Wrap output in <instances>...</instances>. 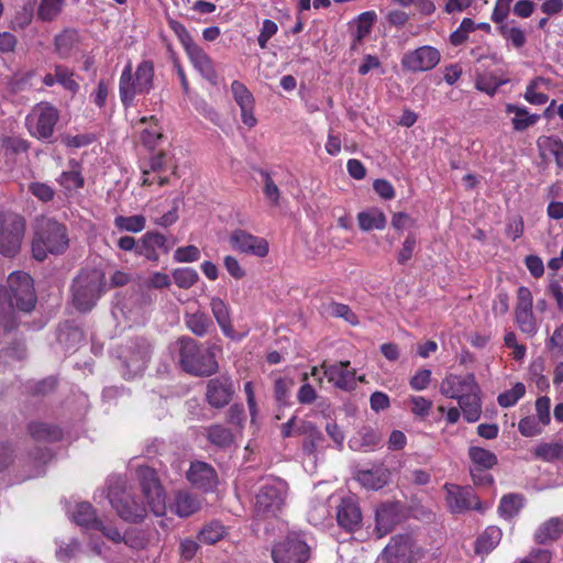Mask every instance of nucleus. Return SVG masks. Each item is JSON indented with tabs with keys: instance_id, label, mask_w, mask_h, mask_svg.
<instances>
[{
	"instance_id": "nucleus-1",
	"label": "nucleus",
	"mask_w": 563,
	"mask_h": 563,
	"mask_svg": "<svg viewBox=\"0 0 563 563\" xmlns=\"http://www.w3.org/2000/svg\"><path fill=\"white\" fill-rule=\"evenodd\" d=\"M441 394L457 400L463 418L470 422H476L482 416L481 388L472 373L465 375L449 374L440 385Z\"/></svg>"
},
{
	"instance_id": "nucleus-2",
	"label": "nucleus",
	"mask_w": 563,
	"mask_h": 563,
	"mask_svg": "<svg viewBox=\"0 0 563 563\" xmlns=\"http://www.w3.org/2000/svg\"><path fill=\"white\" fill-rule=\"evenodd\" d=\"M68 247V230L64 223L51 218L37 221L31 244L36 261L43 262L48 254L62 255Z\"/></svg>"
},
{
	"instance_id": "nucleus-3",
	"label": "nucleus",
	"mask_w": 563,
	"mask_h": 563,
	"mask_svg": "<svg viewBox=\"0 0 563 563\" xmlns=\"http://www.w3.org/2000/svg\"><path fill=\"white\" fill-rule=\"evenodd\" d=\"M70 289L76 310L88 312L107 290L106 274L100 268H82L74 278Z\"/></svg>"
},
{
	"instance_id": "nucleus-4",
	"label": "nucleus",
	"mask_w": 563,
	"mask_h": 563,
	"mask_svg": "<svg viewBox=\"0 0 563 563\" xmlns=\"http://www.w3.org/2000/svg\"><path fill=\"white\" fill-rule=\"evenodd\" d=\"M154 87V64L142 60L133 73L132 64L128 63L119 79V96L125 109L133 107L137 95H147Z\"/></svg>"
},
{
	"instance_id": "nucleus-5",
	"label": "nucleus",
	"mask_w": 563,
	"mask_h": 563,
	"mask_svg": "<svg viewBox=\"0 0 563 563\" xmlns=\"http://www.w3.org/2000/svg\"><path fill=\"white\" fill-rule=\"evenodd\" d=\"M180 343L181 368L194 376L208 377L218 372L219 365L213 353L205 351L191 338L183 336Z\"/></svg>"
},
{
	"instance_id": "nucleus-6",
	"label": "nucleus",
	"mask_w": 563,
	"mask_h": 563,
	"mask_svg": "<svg viewBox=\"0 0 563 563\" xmlns=\"http://www.w3.org/2000/svg\"><path fill=\"white\" fill-rule=\"evenodd\" d=\"M26 229V221L21 214L10 211H0V254L4 257H15L22 246Z\"/></svg>"
},
{
	"instance_id": "nucleus-7",
	"label": "nucleus",
	"mask_w": 563,
	"mask_h": 563,
	"mask_svg": "<svg viewBox=\"0 0 563 563\" xmlns=\"http://www.w3.org/2000/svg\"><path fill=\"white\" fill-rule=\"evenodd\" d=\"M287 484L275 479L264 484L255 496L254 512L258 518L275 517L285 503Z\"/></svg>"
},
{
	"instance_id": "nucleus-8",
	"label": "nucleus",
	"mask_w": 563,
	"mask_h": 563,
	"mask_svg": "<svg viewBox=\"0 0 563 563\" xmlns=\"http://www.w3.org/2000/svg\"><path fill=\"white\" fill-rule=\"evenodd\" d=\"M108 498L118 516L128 522H141L146 517L147 509L142 501L128 489L119 486L110 487Z\"/></svg>"
},
{
	"instance_id": "nucleus-9",
	"label": "nucleus",
	"mask_w": 563,
	"mask_h": 563,
	"mask_svg": "<svg viewBox=\"0 0 563 563\" xmlns=\"http://www.w3.org/2000/svg\"><path fill=\"white\" fill-rule=\"evenodd\" d=\"M310 558V548L296 532L288 533L274 544L272 560L274 563H306Z\"/></svg>"
},
{
	"instance_id": "nucleus-10",
	"label": "nucleus",
	"mask_w": 563,
	"mask_h": 563,
	"mask_svg": "<svg viewBox=\"0 0 563 563\" xmlns=\"http://www.w3.org/2000/svg\"><path fill=\"white\" fill-rule=\"evenodd\" d=\"M11 305L19 310L30 312L36 303L33 278L25 272H13L8 277Z\"/></svg>"
},
{
	"instance_id": "nucleus-11",
	"label": "nucleus",
	"mask_w": 563,
	"mask_h": 563,
	"mask_svg": "<svg viewBox=\"0 0 563 563\" xmlns=\"http://www.w3.org/2000/svg\"><path fill=\"white\" fill-rule=\"evenodd\" d=\"M59 120L58 110L49 103H38L25 119L30 134L38 140H47L54 134Z\"/></svg>"
},
{
	"instance_id": "nucleus-12",
	"label": "nucleus",
	"mask_w": 563,
	"mask_h": 563,
	"mask_svg": "<svg viewBox=\"0 0 563 563\" xmlns=\"http://www.w3.org/2000/svg\"><path fill=\"white\" fill-rule=\"evenodd\" d=\"M137 477L151 511L157 517L166 516L165 494L155 470L148 466H141L137 468Z\"/></svg>"
},
{
	"instance_id": "nucleus-13",
	"label": "nucleus",
	"mask_w": 563,
	"mask_h": 563,
	"mask_svg": "<svg viewBox=\"0 0 563 563\" xmlns=\"http://www.w3.org/2000/svg\"><path fill=\"white\" fill-rule=\"evenodd\" d=\"M178 40L181 43L189 60L194 67L208 80L216 79L217 74L212 59L203 51V48L195 42L188 31L178 23Z\"/></svg>"
},
{
	"instance_id": "nucleus-14",
	"label": "nucleus",
	"mask_w": 563,
	"mask_h": 563,
	"mask_svg": "<svg viewBox=\"0 0 563 563\" xmlns=\"http://www.w3.org/2000/svg\"><path fill=\"white\" fill-rule=\"evenodd\" d=\"M440 62L441 53L437 47L422 45L407 51L400 59V65L404 70L417 74L432 70Z\"/></svg>"
},
{
	"instance_id": "nucleus-15",
	"label": "nucleus",
	"mask_w": 563,
	"mask_h": 563,
	"mask_svg": "<svg viewBox=\"0 0 563 563\" xmlns=\"http://www.w3.org/2000/svg\"><path fill=\"white\" fill-rule=\"evenodd\" d=\"M418 551L409 534L394 536L382 553L384 563H416Z\"/></svg>"
},
{
	"instance_id": "nucleus-16",
	"label": "nucleus",
	"mask_w": 563,
	"mask_h": 563,
	"mask_svg": "<svg viewBox=\"0 0 563 563\" xmlns=\"http://www.w3.org/2000/svg\"><path fill=\"white\" fill-rule=\"evenodd\" d=\"M234 394V383L229 374L218 375L207 382L206 401L211 408H224L231 402Z\"/></svg>"
},
{
	"instance_id": "nucleus-17",
	"label": "nucleus",
	"mask_w": 563,
	"mask_h": 563,
	"mask_svg": "<svg viewBox=\"0 0 563 563\" xmlns=\"http://www.w3.org/2000/svg\"><path fill=\"white\" fill-rule=\"evenodd\" d=\"M185 476L191 487L206 494L214 492L219 484L216 468L203 461H192Z\"/></svg>"
},
{
	"instance_id": "nucleus-18",
	"label": "nucleus",
	"mask_w": 563,
	"mask_h": 563,
	"mask_svg": "<svg viewBox=\"0 0 563 563\" xmlns=\"http://www.w3.org/2000/svg\"><path fill=\"white\" fill-rule=\"evenodd\" d=\"M350 361H340L333 364L322 362L320 368L329 383L341 390H352L355 388L356 372L350 368Z\"/></svg>"
},
{
	"instance_id": "nucleus-19",
	"label": "nucleus",
	"mask_w": 563,
	"mask_h": 563,
	"mask_svg": "<svg viewBox=\"0 0 563 563\" xmlns=\"http://www.w3.org/2000/svg\"><path fill=\"white\" fill-rule=\"evenodd\" d=\"M230 244L233 250L265 257L269 252V245L266 239L253 235L244 230L238 229L230 235Z\"/></svg>"
},
{
	"instance_id": "nucleus-20",
	"label": "nucleus",
	"mask_w": 563,
	"mask_h": 563,
	"mask_svg": "<svg viewBox=\"0 0 563 563\" xmlns=\"http://www.w3.org/2000/svg\"><path fill=\"white\" fill-rule=\"evenodd\" d=\"M336 522L344 531L353 533L362 527V511L358 501L352 497L341 498L335 511Z\"/></svg>"
},
{
	"instance_id": "nucleus-21",
	"label": "nucleus",
	"mask_w": 563,
	"mask_h": 563,
	"mask_svg": "<svg viewBox=\"0 0 563 563\" xmlns=\"http://www.w3.org/2000/svg\"><path fill=\"white\" fill-rule=\"evenodd\" d=\"M446 505L451 512L461 514L470 509H477L479 500L470 487L445 484Z\"/></svg>"
},
{
	"instance_id": "nucleus-22",
	"label": "nucleus",
	"mask_w": 563,
	"mask_h": 563,
	"mask_svg": "<svg viewBox=\"0 0 563 563\" xmlns=\"http://www.w3.org/2000/svg\"><path fill=\"white\" fill-rule=\"evenodd\" d=\"M231 92L234 101L241 109L242 122L250 129L254 128L257 124V119L254 115V96L249 88L239 80L232 81Z\"/></svg>"
},
{
	"instance_id": "nucleus-23",
	"label": "nucleus",
	"mask_w": 563,
	"mask_h": 563,
	"mask_svg": "<svg viewBox=\"0 0 563 563\" xmlns=\"http://www.w3.org/2000/svg\"><path fill=\"white\" fill-rule=\"evenodd\" d=\"M399 520L398 509L395 504L386 503L377 507L375 512V530L376 538L380 539L391 532Z\"/></svg>"
},
{
	"instance_id": "nucleus-24",
	"label": "nucleus",
	"mask_w": 563,
	"mask_h": 563,
	"mask_svg": "<svg viewBox=\"0 0 563 563\" xmlns=\"http://www.w3.org/2000/svg\"><path fill=\"white\" fill-rule=\"evenodd\" d=\"M159 251L166 252L167 247L165 236L157 232H146L136 246V255L153 262L158 261Z\"/></svg>"
},
{
	"instance_id": "nucleus-25",
	"label": "nucleus",
	"mask_w": 563,
	"mask_h": 563,
	"mask_svg": "<svg viewBox=\"0 0 563 563\" xmlns=\"http://www.w3.org/2000/svg\"><path fill=\"white\" fill-rule=\"evenodd\" d=\"M27 433L37 442H58L63 439V429L57 424H52L42 421H31L27 424Z\"/></svg>"
},
{
	"instance_id": "nucleus-26",
	"label": "nucleus",
	"mask_w": 563,
	"mask_h": 563,
	"mask_svg": "<svg viewBox=\"0 0 563 563\" xmlns=\"http://www.w3.org/2000/svg\"><path fill=\"white\" fill-rule=\"evenodd\" d=\"M355 479L366 489L378 490L388 483L389 471L383 466L360 470L355 475Z\"/></svg>"
},
{
	"instance_id": "nucleus-27",
	"label": "nucleus",
	"mask_w": 563,
	"mask_h": 563,
	"mask_svg": "<svg viewBox=\"0 0 563 563\" xmlns=\"http://www.w3.org/2000/svg\"><path fill=\"white\" fill-rule=\"evenodd\" d=\"M210 309L222 333L227 338L233 339L235 331L230 316V306L223 299L212 297L210 300Z\"/></svg>"
},
{
	"instance_id": "nucleus-28",
	"label": "nucleus",
	"mask_w": 563,
	"mask_h": 563,
	"mask_svg": "<svg viewBox=\"0 0 563 563\" xmlns=\"http://www.w3.org/2000/svg\"><path fill=\"white\" fill-rule=\"evenodd\" d=\"M505 111L507 114H515V117L511 120V123L512 129L516 132H523L527 129L537 124V122L540 120L539 114L530 113L529 110L523 106L506 103Z\"/></svg>"
},
{
	"instance_id": "nucleus-29",
	"label": "nucleus",
	"mask_w": 563,
	"mask_h": 563,
	"mask_svg": "<svg viewBox=\"0 0 563 563\" xmlns=\"http://www.w3.org/2000/svg\"><path fill=\"white\" fill-rule=\"evenodd\" d=\"M503 531L497 526H488L476 539L474 551L478 555H487L500 543Z\"/></svg>"
},
{
	"instance_id": "nucleus-30",
	"label": "nucleus",
	"mask_w": 563,
	"mask_h": 563,
	"mask_svg": "<svg viewBox=\"0 0 563 563\" xmlns=\"http://www.w3.org/2000/svg\"><path fill=\"white\" fill-rule=\"evenodd\" d=\"M150 355L151 344L145 339H141L136 341L134 350L126 357L125 365L134 373L143 372L150 361Z\"/></svg>"
},
{
	"instance_id": "nucleus-31",
	"label": "nucleus",
	"mask_w": 563,
	"mask_h": 563,
	"mask_svg": "<svg viewBox=\"0 0 563 563\" xmlns=\"http://www.w3.org/2000/svg\"><path fill=\"white\" fill-rule=\"evenodd\" d=\"M563 533V520L553 517L543 522L534 532V542L538 544H548L556 541Z\"/></svg>"
},
{
	"instance_id": "nucleus-32",
	"label": "nucleus",
	"mask_w": 563,
	"mask_h": 563,
	"mask_svg": "<svg viewBox=\"0 0 563 563\" xmlns=\"http://www.w3.org/2000/svg\"><path fill=\"white\" fill-rule=\"evenodd\" d=\"M70 167L69 170H64L56 181L62 186L66 191H73L77 189H81L85 186V178L81 174L80 163L76 159H70L68 162Z\"/></svg>"
},
{
	"instance_id": "nucleus-33",
	"label": "nucleus",
	"mask_w": 563,
	"mask_h": 563,
	"mask_svg": "<svg viewBox=\"0 0 563 563\" xmlns=\"http://www.w3.org/2000/svg\"><path fill=\"white\" fill-rule=\"evenodd\" d=\"M358 227L362 231L384 230L387 224L385 213L378 208H371L357 213Z\"/></svg>"
},
{
	"instance_id": "nucleus-34",
	"label": "nucleus",
	"mask_w": 563,
	"mask_h": 563,
	"mask_svg": "<svg viewBox=\"0 0 563 563\" xmlns=\"http://www.w3.org/2000/svg\"><path fill=\"white\" fill-rule=\"evenodd\" d=\"M206 499L188 490L178 492V517L188 518L199 512Z\"/></svg>"
},
{
	"instance_id": "nucleus-35",
	"label": "nucleus",
	"mask_w": 563,
	"mask_h": 563,
	"mask_svg": "<svg viewBox=\"0 0 563 563\" xmlns=\"http://www.w3.org/2000/svg\"><path fill=\"white\" fill-rule=\"evenodd\" d=\"M186 327L197 336H205L212 327L211 319L200 309L185 312Z\"/></svg>"
},
{
	"instance_id": "nucleus-36",
	"label": "nucleus",
	"mask_w": 563,
	"mask_h": 563,
	"mask_svg": "<svg viewBox=\"0 0 563 563\" xmlns=\"http://www.w3.org/2000/svg\"><path fill=\"white\" fill-rule=\"evenodd\" d=\"M73 520L76 525L86 529L95 530L101 527V520L97 518L96 510L89 503H79L73 512Z\"/></svg>"
},
{
	"instance_id": "nucleus-37",
	"label": "nucleus",
	"mask_w": 563,
	"mask_h": 563,
	"mask_svg": "<svg viewBox=\"0 0 563 563\" xmlns=\"http://www.w3.org/2000/svg\"><path fill=\"white\" fill-rule=\"evenodd\" d=\"M468 457L473 464L471 470L488 471L498 463L497 455L494 452L481 446H470Z\"/></svg>"
},
{
	"instance_id": "nucleus-38",
	"label": "nucleus",
	"mask_w": 563,
	"mask_h": 563,
	"mask_svg": "<svg viewBox=\"0 0 563 563\" xmlns=\"http://www.w3.org/2000/svg\"><path fill=\"white\" fill-rule=\"evenodd\" d=\"M206 438L212 445L221 449L229 448L234 443L232 430L220 423L207 427Z\"/></svg>"
},
{
	"instance_id": "nucleus-39",
	"label": "nucleus",
	"mask_w": 563,
	"mask_h": 563,
	"mask_svg": "<svg viewBox=\"0 0 563 563\" xmlns=\"http://www.w3.org/2000/svg\"><path fill=\"white\" fill-rule=\"evenodd\" d=\"M376 21L374 11L362 12L355 20V32L353 33V47L361 43L371 32Z\"/></svg>"
},
{
	"instance_id": "nucleus-40",
	"label": "nucleus",
	"mask_w": 563,
	"mask_h": 563,
	"mask_svg": "<svg viewBox=\"0 0 563 563\" xmlns=\"http://www.w3.org/2000/svg\"><path fill=\"white\" fill-rule=\"evenodd\" d=\"M30 150V142L20 136H3L0 139V152L4 157H13Z\"/></svg>"
},
{
	"instance_id": "nucleus-41",
	"label": "nucleus",
	"mask_w": 563,
	"mask_h": 563,
	"mask_svg": "<svg viewBox=\"0 0 563 563\" xmlns=\"http://www.w3.org/2000/svg\"><path fill=\"white\" fill-rule=\"evenodd\" d=\"M141 124H147L140 132V141L147 148H154L157 145L158 140L162 139V133L157 125V122L154 120V117L150 119L143 117L140 119Z\"/></svg>"
},
{
	"instance_id": "nucleus-42",
	"label": "nucleus",
	"mask_w": 563,
	"mask_h": 563,
	"mask_svg": "<svg viewBox=\"0 0 563 563\" xmlns=\"http://www.w3.org/2000/svg\"><path fill=\"white\" fill-rule=\"evenodd\" d=\"M523 506V497L520 494L504 495L498 505V512L504 518L517 516Z\"/></svg>"
},
{
	"instance_id": "nucleus-43",
	"label": "nucleus",
	"mask_w": 563,
	"mask_h": 563,
	"mask_svg": "<svg viewBox=\"0 0 563 563\" xmlns=\"http://www.w3.org/2000/svg\"><path fill=\"white\" fill-rule=\"evenodd\" d=\"M534 457L544 462L563 460V444L560 442H542L533 451Z\"/></svg>"
},
{
	"instance_id": "nucleus-44",
	"label": "nucleus",
	"mask_w": 563,
	"mask_h": 563,
	"mask_svg": "<svg viewBox=\"0 0 563 563\" xmlns=\"http://www.w3.org/2000/svg\"><path fill=\"white\" fill-rule=\"evenodd\" d=\"M298 432L308 435L302 444L303 452L307 454L314 453L319 443L323 440L322 433L311 422H302V426L298 428Z\"/></svg>"
},
{
	"instance_id": "nucleus-45",
	"label": "nucleus",
	"mask_w": 563,
	"mask_h": 563,
	"mask_svg": "<svg viewBox=\"0 0 563 563\" xmlns=\"http://www.w3.org/2000/svg\"><path fill=\"white\" fill-rule=\"evenodd\" d=\"M65 0H41L36 16L43 22H52L62 12Z\"/></svg>"
},
{
	"instance_id": "nucleus-46",
	"label": "nucleus",
	"mask_w": 563,
	"mask_h": 563,
	"mask_svg": "<svg viewBox=\"0 0 563 563\" xmlns=\"http://www.w3.org/2000/svg\"><path fill=\"white\" fill-rule=\"evenodd\" d=\"M114 225L120 231L139 233L145 229L146 219L142 214L130 217L118 216L114 218Z\"/></svg>"
},
{
	"instance_id": "nucleus-47",
	"label": "nucleus",
	"mask_w": 563,
	"mask_h": 563,
	"mask_svg": "<svg viewBox=\"0 0 563 563\" xmlns=\"http://www.w3.org/2000/svg\"><path fill=\"white\" fill-rule=\"evenodd\" d=\"M225 534L224 526L219 521H211L207 523L199 532L200 542L207 544H214L220 541Z\"/></svg>"
},
{
	"instance_id": "nucleus-48",
	"label": "nucleus",
	"mask_w": 563,
	"mask_h": 563,
	"mask_svg": "<svg viewBox=\"0 0 563 563\" xmlns=\"http://www.w3.org/2000/svg\"><path fill=\"white\" fill-rule=\"evenodd\" d=\"M526 394V386L522 383H516L510 389L500 393L497 397V402L503 408L515 406L519 399Z\"/></svg>"
},
{
	"instance_id": "nucleus-49",
	"label": "nucleus",
	"mask_w": 563,
	"mask_h": 563,
	"mask_svg": "<svg viewBox=\"0 0 563 563\" xmlns=\"http://www.w3.org/2000/svg\"><path fill=\"white\" fill-rule=\"evenodd\" d=\"M294 380L288 377H279L274 382V398L279 406L289 405L290 389Z\"/></svg>"
},
{
	"instance_id": "nucleus-50",
	"label": "nucleus",
	"mask_w": 563,
	"mask_h": 563,
	"mask_svg": "<svg viewBox=\"0 0 563 563\" xmlns=\"http://www.w3.org/2000/svg\"><path fill=\"white\" fill-rule=\"evenodd\" d=\"M329 312L334 318H341L351 325H357L360 320L353 310L345 303L332 301L329 305Z\"/></svg>"
},
{
	"instance_id": "nucleus-51",
	"label": "nucleus",
	"mask_w": 563,
	"mask_h": 563,
	"mask_svg": "<svg viewBox=\"0 0 563 563\" xmlns=\"http://www.w3.org/2000/svg\"><path fill=\"white\" fill-rule=\"evenodd\" d=\"M499 33L516 48H521L527 42L525 32L517 26L510 27L506 24H503L499 26Z\"/></svg>"
},
{
	"instance_id": "nucleus-52",
	"label": "nucleus",
	"mask_w": 563,
	"mask_h": 563,
	"mask_svg": "<svg viewBox=\"0 0 563 563\" xmlns=\"http://www.w3.org/2000/svg\"><path fill=\"white\" fill-rule=\"evenodd\" d=\"M515 320L521 332L532 336L538 331V324L532 311L515 312Z\"/></svg>"
},
{
	"instance_id": "nucleus-53",
	"label": "nucleus",
	"mask_w": 563,
	"mask_h": 563,
	"mask_svg": "<svg viewBox=\"0 0 563 563\" xmlns=\"http://www.w3.org/2000/svg\"><path fill=\"white\" fill-rule=\"evenodd\" d=\"M55 77L56 82L62 85L65 89L76 92L79 88V85L74 79V73L66 66L56 65L55 66Z\"/></svg>"
},
{
	"instance_id": "nucleus-54",
	"label": "nucleus",
	"mask_w": 563,
	"mask_h": 563,
	"mask_svg": "<svg viewBox=\"0 0 563 563\" xmlns=\"http://www.w3.org/2000/svg\"><path fill=\"white\" fill-rule=\"evenodd\" d=\"M29 191L42 202H51L55 197V190L46 183L32 181L27 186Z\"/></svg>"
},
{
	"instance_id": "nucleus-55",
	"label": "nucleus",
	"mask_w": 563,
	"mask_h": 563,
	"mask_svg": "<svg viewBox=\"0 0 563 563\" xmlns=\"http://www.w3.org/2000/svg\"><path fill=\"white\" fill-rule=\"evenodd\" d=\"M541 422L533 416H527L520 419L518 423V430L521 435L531 438L540 434L542 432Z\"/></svg>"
},
{
	"instance_id": "nucleus-56",
	"label": "nucleus",
	"mask_w": 563,
	"mask_h": 563,
	"mask_svg": "<svg viewBox=\"0 0 563 563\" xmlns=\"http://www.w3.org/2000/svg\"><path fill=\"white\" fill-rule=\"evenodd\" d=\"M540 80H542L540 77L532 79L527 86L523 95L525 100L534 106L544 104L549 100L548 95L543 92H537L536 90Z\"/></svg>"
},
{
	"instance_id": "nucleus-57",
	"label": "nucleus",
	"mask_w": 563,
	"mask_h": 563,
	"mask_svg": "<svg viewBox=\"0 0 563 563\" xmlns=\"http://www.w3.org/2000/svg\"><path fill=\"white\" fill-rule=\"evenodd\" d=\"M417 246V238L415 233H409L404 243L402 246L398 253L397 262L400 265H405L408 261H410L413 256L415 249Z\"/></svg>"
},
{
	"instance_id": "nucleus-58",
	"label": "nucleus",
	"mask_w": 563,
	"mask_h": 563,
	"mask_svg": "<svg viewBox=\"0 0 563 563\" xmlns=\"http://www.w3.org/2000/svg\"><path fill=\"white\" fill-rule=\"evenodd\" d=\"M410 402H411V412L421 419H424L429 416L430 410L433 405L430 399H427L423 396H411Z\"/></svg>"
},
{
	"instance_id": "nucleus-59",
	"label": "nucleus",
	"mask_w": 563,
	"mask_h": 563,
	"mask_svg": "<svg viewBox=\"0 0 563 563\" xmlns=\"http://www.w3.org/2000/svg\"><path fill=\"white\" fill-rule=\"evenodd\" d=\"M551 400L548 396L538 397L536 400V412L537 419L541 422L543 427L550 424L551 422Z\"/></svg>"
},
{
	"instance_id": "nucleus-60",
	"label": "nucleus",
	"mask_w": 563,
	"mask_h": 563,
	"mask_svg": "<svg viewBox=\"0 0 563 563\" xmlns=\"http://www.w3.org/2000/svg\"><path fill=\"white\" fill-rule=\"evenodd\" d=\"M533 298L530 289L525 286H520L517 290V303L515 312L532 311Z\"/></svg>"
},
{
	"instance_id": "nucleus-61",
	"label": "nucleus",
	"mask_w": 563,
	"mask_h": 563,
	"mask_svg": "<svg viewBox=\"0 0 563 563\" xmlns=\"http://www.w3.org/2000/svg\"><path fill=\"white\" fill-rule=\"evenodd\" d=\"M431 371L427 368L417 371L409 380L410 388L416 391L427 389L431 382Z\"/></svg>"
},
{
	"instance_id": "nucleus-62",
	"label": "nucleus",
	"mask_w": 563,
	"mask_h": 563,
	"mask_svg": "<svg viewBox=\"0 0 563 563\" xmlns=\"http://www.w3.org/2000/svg\"><path fill=\"white\" fill-rule=\"evenodd\" d=\"M109 92H110L109 84L104 79H101V80H99L96 90L90 95L91 101L99 109H102L106 106Z\"/></svg>"
},
{
	"instance_id": "nucleus-63",
	"label": "nucleus",
	"mask_w": 563,
	"mask_h": 563,
	"mask_svg": "<svg viewBox=\"0 0 563 563\" xmlns=\"http://www.w3.org/2000/svg\"><path fill=\"white\" fill-rule=\"evenodd\" d=\"M552 552L545 549H533L517 563H551Z\"/></svg>"
},
{
	"instance_id": "nucleus-64",
	"label": "nucleus",
	"mask_w": 563,
	"mask_h": 563,
	"mask_svg": "<svg viewBox=\"0 0 563 563\" xmlns=\"http://www.w3.org/2000/svg\"><path fill=\"white\" fill-rule=\"evenodd\" d=\"M34 76L33 70L25 71L23 74H15L9 82V87L12 92H20L24 90L29 85L31 79Z\"/></svg>"
}]
</instances>
